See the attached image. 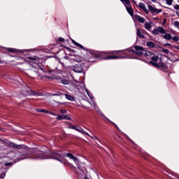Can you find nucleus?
<instances>
[{
    "label": "nucleus",
    "mask_w": 179,
    "mask_h": 179,
    "mask_svg": "<svg viewBox=\"0 0 179 179\" xmlns=\"http://www.w3.org/2000/svg\"><path fill=\"white\" fill-rule=\"evenodd\" d=\"M145 28L147 29V30H150V29H152V25L149 23H145Z\"/></svg>",
    "instance_id": "obj_25"
},
{
    "label": "nucleus",
    "mask_w": 179,
    "mask_h": 179,
    "mask_svg": "<svg viewBox=\"0 0 179 179\" xmlns=\"http://www.w3.org/2000/svg\"><path fill=\"white\" fill-rule=\"evenodd\" d=\"M138 8L140 9H142V10H144L145 13H146L147 15L148 13H149V10H148V8H146V6L145 5V3H139Z\"/></svg>",
    "instance_id": "obj_12"
},
{
    "label": "nucleus",
    "mask_w": 179,
    "mask_h": 179,
    "mask_svg": "<svg viewBox=\"0 0 179 179\" xmlns=\"http://www.w3.org/2000/svg\"><path fill=\"white\" fill-rule=\"evenodd\" d=\"M167 5H172L173 4V0H166Z\"/></svg>",
    "instance_id": "obj_29"
},
{
    "label": "nucleus",
    "mask_w": 179,
    "mask_h": 179,
    "mask_svg": "<svg viewBox=\"0 0 179 179\" xmlns=\"http://www.w3.org/2000/svg\"><path fill=\"white\" fill-rule=\"evenodd\" d=\"M143 55H145V57H152V52L144 50Z\"/></svg>",
    "instance_id": "obj_22"
},
{
    "label": "nucleus",
    "mask_w": 179,
    "mask_h": 179,
    "mask_svg": "<svg viewBox=\"0 0 179 179\" xmlns=\"http://www.w3.org/2000/svg\"><path fill=\"white\" fill-rule=\"evenodd\" d=\"M148 9L151 12V13H162V10L157 9L152 6L148 5Z\"/></svg>",
    "instance_id": "obj_10"
},
{
    "label": "nucleus",
    "mask_w": 179,
    "mask_h": 179,
    "mask_svg": "<svg viewBox=\"0 0 179 179\" xmlns=\"http://www.w3.org/2000/svg\"><path fill=\"white\" fill-rule=\"evenodd\" d=\"M20 160H23V158H20L17 159V162H20Z\"/></svg>",
    "instance_id": "obj_43"
},
{
    "label": "nucleus",
    "mask_w": 179,
    "mask_h": 179,
    "mask_svg": "<svg viewBox=\"0 0 179 179\" xmlns=\"http://www.w3.org/2000/svg\"><path fill=\"white\" fill-rule=\"evenodd\" d=\"M63 157H64V155L61 153L52 152L50 154V156L46 155L45 154H38L36 159H54L55 160H57L58 162H60V163H62V164H65V162L62 160Z\"/></svg>",
    "instance_id": "obj_1"
},
{
    "label": "nucleus",
    "mask_w": 179,
    "mask_h": 179,
    "mask_svg": "<svg viewBox=\"0 0 179 179\" xmlns=\"http://www.w3.org/2000/svg\"><path fill=\"white\" fill-rule=\"evenodd\" d=\"M0 64H2V62L0 60Z\"/></svg>",
    "instance_id": "obj_53"
},
{
    "label": "nucleus",
    "mask_w": 179,
    "mask_h": 179,
    "mask_svg": "<svg viewBox=\"0 0 179 179\" xmlns=\"http://www.w3.org/2000/svg\"><path fill=\"white\" fill-rule=\"evenodd\" d=\"M122 58H124V57L109 55V56H106L105 58H103V59H121Z\"/></svg>",
    "instance_id": "obj_14"
},
{
    "label": "nucleus",
    "mask_w": 179,
    "mask_h": 179,
    "mask_svg": "<svg viewBox=\"0 0 179 179\" xmlns=\"http://www.w3.org/2000/svg\"><path fill=\"white\" fill-rule=\"evenodd\" d=\"M163 52H164L165 54H167L168 55H173V53H171L169 50L167 49H164L163 50Z\"/></svg>",
    "instance_id": "obj_27"
},
{
    "label": "nucleus",
    "mask_w": 179,
    "mask_h": 179,
    "mask_svg": "<svg viewBox=\"0 0 179 179\" xmlns=\"http://www.w3.org/2000/svg\"><path fill=\"white\" fill-rule=\"evenodd\" d=\"M65 39H64V38H59V41H64Z\"/></svg>",
    "instance_id": "obj_36"
},
{
    "label": "nucleus",
    "mask_w": 179,
    "mask_h": 179,
    "mask_svg": "<svg viewBox=\"0 0 179 179\" xmlns=\"http://www.w3.org/2000/svg\"><path fill=\"white\" fill-rule=\"evenodd\" d=\"M24 96H41L40 93H36L29 87H27L25 90L23 91Z\"/></svg>",
    "instance_id": "obj_6"
},
{
    "label": "nucleus",
    "mask_w": 179,
    "mask_h": 179,
    "mask_svg": "<svg viewBox=\"0 0 179 179\" xmlns=\"http://www.w3.org/2000/svg\"><path fill=\"white\" fill-rule=\"evenodd\" d=\"M60 113H61L62 114H66V110H65V109H62V110H60Z\"/></svg>",
    "instance_id": "obj_32"
},
{
    "label": "nucleus",
    "mask_w": 179,
    "mask_h": 179,
    "mask_svg": "<svg viewBox=\"0 0 179 179\" xmlns=\"http://www.w3.org/2000/svg\"><path fill=\"white\" fill-rule=\"evenodd\" d=\"M150 64L152 65V66H155V68H164V69L167 68L164 63L162 62V59H159L157 56L152 57Z\"/></svg>",
    "instance_id": "obj_3"
},
{
    "label": "nucleus",
    "mask_w": 179,
    "mask_h": 179,
    "mask_svg": "<svg viewBox=\"0 0 179 179\" xmlns=\"http://www.w3.org/2000/svg\"><path fill=\"white\" fill-rule=\"evenodd\" d=\"M58 104H64V103L57 102Z\"/></svg>",
    "instance_id": "obj_45"
},
{
    "label": "nucleus",
    "mask_w": 179,
    "mask_h": 179,
    "mask_svg": "<svg viewBox=\"0 0 179 179\" xmlns=\"http://www.w3.org/2000/svg\"><path fill=\"white\" fill-rule=\"evenodd\" d=\"M11 82H12L13 83H16V82H15V79H11Z\"/></svg>",
    "instance_id": "obj_39"
},
{
    "label": "nucleus",
    "mask_w": 179,
    "mask_h": 179,
    "mask_svg": "<svg viewBox=\"0 0 179 179\" xmlns=\"http://www.w3.org/2000/svg\"><path fill=\"white\" fill-rule=\"evenodd\" d=\"M136 34H137L138 37H139V38H145V36L143 35V34L142 32H141L140 29H136Z\"/></svg>",
    "instance_id": "obj_17"
},
{
    "label": "nucleus",
    "mask_w": 179,
    "mask_h": 179,
    "mask_svg": "<svg viewBox=\"0 0 179 179\" xmlns=\"http://www.w3.org/2000/svg\"><path fill=\"white\" fill-rule=\"evenodd\" d=\"M175 48H176V50H179V46H176Z\"/></svg>",
    "instance_id": "obj_46"
},
{
    "label": "nucleus",
    "mask_w": 179,
    "mask_h": 179,
    "mask_svg": "<svg viewBox=\"0 0 179 179\" xmlns=\"http://www.w3.org/2000/svg\"><path fill=\"white\" fill-rule=\"evenodd\" d=\"M50 114H51V115H54L55 117H57V114H55L52 112H50Z\"/></svg>",
    "instance_id": "obj_37"
},
{
    "label": "nucleus",
    "mask_w": 179,
    "mask_h": 179,
    "mask_svg": "<svg viewBox=\"0 0 179 179\" xmlns=\"http://www.w3.org/2000/svg\"><path fill=\"white\" fill-rule=\"evenodd\" d=\"M28 59H30L31 61H38V57L34 56L33 57H28Z\"/></svg>",
    "instance_id": "obj_26"
},
{
    "label": "nucleus",
    "mask_w": 179,
    "mask_h": 179,
    "mask_svg": "<svg viewBox=\"0 0 179 179\" xmlns=\"http://www.w3.org/2000/svg\"><path fill=\"white\" fill-rule=\"evenodd\" d=\"M126 9L128 12V13L129 14L130 16H134V10H132V6H127L126 7Z\"/></svg>",
    "instance_id": "obj_16"
},
{
    "label": "nucleus",
    "mask_w": 179,
    "mask_h": 179,
    "mask_svg": "<svg viewBox=\"0 0 179 179\" xmlns=\"http://www.w3.org/2000/svg\"><path fill=\"white\" fill-rule=\"evenodd\" d=\"M85 179H89V178H85Z\"/></svg>",
    "instance_id": "obj_55"
},
{
    "label": "nucleus",
    "mask_w": 179,
    "mask_h": 179,
    "mask_svg": "<svg viewBox=\"0 0 179 179\" xmlns=\"http://www.w3.org/2000/svg\"><path fill=\"white\" fill-rule=\"evenodd\" d=\"M10 148H13L14 149H27V147L24 145H16L13 143H9Z\"/></svg>",
    "instance_id": "obj_9"
},
{
    "label": "nucleus",
    "mask_w": 179,
    "mask_h": 179,
    "mask_svg": "<svg viewBox=\"0 0 179 179\" xmlns=\"http://www.w3.org/2000/svg\"><path fill=\"white\" fill-rule=\"evenodd\" d=\"M50 95H52V96H59V97H61V96H65L66 99L67 100H69V101H75V97H73V96L69 95V94H64V93H62V92H57V93L52 94H50Z\"/></svg>",
    "instance_id": "obj_4"
},
{
    "label": "nucleus",
    "mask_w": 179,
    "mask_h": 179,
    "mask_svg": "<svg viewBox=\"0 0 179 179\" xmlns=\"http://www.w3.org/2000/svg\"><path fill=\"white\" fill-rule=\"evenodd\" d=\"M99 109H96V111H99Z\"/></svg>",
    "instance_id": "obj_54"
},
{
    "label": "nucleus",
    "mask_w": 179,
    "mask_h": 179,
    "mask_svg": "<svg viewBox=\"0 0 179 179\" xmlns=\"http://www.w3.org/2000/svg\"><path fill=\"white\" fill-rule=\"evenodd\" d=\"M71 41H72L73 44H74V45H76L77 47H78L81 50H83L84 51H89V52H90L91 54H93L94 58H100V57L101 56V54H114V52H113V51H110V52H98V53H94L93 51L83 47V45L78 43L75 40L71 39Z\"/></svg>",
    "instance_id": "obj_2"
},
{
    "label": "nucleus",
    "mask_w": 179,
    "mask_h": 179,
    "mask_svg": "<svg viewBox=\"0 0 179 179\" xmlns=\"http://www.w3.org/2000/svg\"><path fill=\"white\" fill-rule=\"evenodd\" d=\"M113 124L115 125V127L116 128H118V126H117V124H115V123H113Z\"/></svg>",
    "instance_id": "obj_41"
},
{
    "label": "nucleus",
    "mask_w": 179,
    "mask_h": 179,
    "mask_svg": "<svg viewBox=\"0 0 179 179\" xmlns=\"http://www.w3.org/2000/svg\"><path fill=\"white\" fill-rule=\"evenodd\" d=\"M78 127V126H71L70 128L71 129H75V131H76V128Z\"/></svg>",
    "instance_id": "obj_35"
},
{
    "label": "nucleus",
    "mask_w": 179,
    "mask_h": 179,
    "mask_svg": "<svg viewBox=\"0 0 179 179\" xmlns=\"http://www.w3.org/2000/svg\"><path fill=\"white\" fill-rule=\"evenodd\" d=\"M165 40H171V34H165L164 36H163Z\"/></svg>",
    "instance_id": "obj_21"
},
{
    "label": "nucleus",
    "mask_w": 179,
    "mask_h": 179,
    "mask_svg": "<svg viewBox=\"0 0 179 179\" xmlns=\"http://www.w3.org/2000/svg\"><path fill=\"white\" fill-rule=\"evenodd\" d=\"M136 19L138 20L140 23H145V18L141 17L140 15H136Z\"/></svg>",
    "instance_id": "obj_19"
},
{
    "label": "nucleus",
    "mask_w": 179,
    "mask_h": 179,
    "mask_svg": "<svg viewBox=\"0 0 179 179\" xmlns=\"http://www.w3.org/2000/svg\"><path fill=\"white\" fill-rule=\"evenodd\" d=\"M132 2H134V3H136V2L134 0H131Z\"/></svg>",
    "instance_id": "obj_49"
},
{
    "label": "nucleus",
    "mask_w": 179,
    "mask_h": 179,
    "mask_svg": "<svg viewBox=\"0 0 179 179\" xmlns=\"http://www.w3.org/2000/svg\"><path fill=\"white\" fill-rule=\"evenodd\" d=\"M174 26H175L176 27H178V29H179V22H178V21H176V22H174Z\"/></svg>",
    "instance_id": "obj_30"
},
{
    "label": "nucleus",
    "mask_w": 179,
    "mask_h": 179,
    "mask_svg": "<svg viewBox=\"0 0 179 179\" xmlns=\"http://www.w3.org/2000/svg\"><path fill=\"white\" fill-rule=\"evenodd\" d=\"M66 156H67V157H70L72 160H73V162L75 163H76V162H78V158H76V157L73 156V155H72L71 153H67Z\"/></svg>",
    "instance_id": "obj_18"
},
{
    "label": "nucleus",
    "mask_w": 179,
    "mask_h": 179,
    "mask_svg": "<svg viewBox=\"0 0 179 179\" xmlns=\"http://www.w3.org/2000/svg\"><path fill=\"white\" fill-rule=\"evenodd\" d=\"M36 111L38 113H45V114H48V110H45V109H36Z\"/></svg>",
    "instance_id": "obj_24"
},
{
    "label": "nucleus",
    "mask_w": 179,
    "mask_h": 179,
    "mask_svg": "<svg viewBox=\"0 0 179 179\" xmlns=\"http://www.w3.org/2000/svg\"><path fill=\"white\" fill-rule=\"evenodd\" d=\"M174 9H176V10H179V5L174 6Z\"/></svg>",
    "instance_id": "obj_33"
},
{
    "label": "nucleus",
    "mask_w": 179,
    "mask_h": 179,
    "mask_svg": "<svg viewBox=\"0 0 179 179\" xmlns=\"http://www.w3.org/2000/svg\"><path fill=\"white\" fill-rule=\"evenodd\" d=\"M62 85H69V81L68 80H62Z\"/></svg>",
    "instance_id": "obj_28"
},
{
    "label": "nucleus",
    "mask_w": 179,
    "mask_h": 179,
    "mask_svg": "<svg viewBox=\"0 0 179 179\" xmlns=\"http://www.w3.org/2000/svg\"><path fill=\"white\" fill-rule=\"evenodd\" d=\"M164 23H166V19H164V22H163L162 24H164Z\"/></svg>",
    "instance_id": "obj_42"
},
{
    "label": "nucleus",
    "mask_w": 179,
    "mask_h": 179,
    "mask_svg": "<svg viewBox=\"0 0 179 179\" xmlns=\"http://www.w3.org/2000/svg\"><path fill=\"white\" fill-rule=\"evenodd\" d=\"M134 51H136V50H132V49H131V50H129V52H134Z\"/></svg>",
    "instance_id": "obj_40"
},
{
    "label": "nucleus",
    "mask_w": 179,
    "mask_h": 179,
    "mask_svg": "<svg viewBox=\"0 0 179 179\" xmlns=\"http://www.w3.org/2000/svg\"><path fill=\"white\" fill-rule=\"evenodd\" d=\"M76 131L78 132H80V134H83V135H87V136H90V134L89 133L84 131L82 127L77 126V128L76 129Z\"/></svg>",
    "instance_id": "obj_13"
},
{
    "label": "nucleus",
    "mask_w": 179,
    "mask_h": 179,
    "mask_svg": "<svg viewBox=\"0 0 179 179\" xmlns=\"http://www.w3.org/2000/svg\"><path fill=\"white\" fill-rule=\"evenodd\" d=\"M147 47H149V48H155V47H156V45L155 44V43L149 41L147 43Z\"/></svg>",
    "instance_id": "obj_20"
},
{
    "label": "nucleus",
    "mask_w": 179,
    "mask_h": 179,
    "mask_svg": "<svg viewBox=\"0 0 179 179\" xmlns=\"http://www.w3.org/2000/svg\"><path fill=\"white\" fill-rule=\"evenodd\" d=\"M86 92H87V94H88V96H90V94H89V90H86Z\"/></svg>",
    "instance_id": "obj_44"
},
{
    "label": "nucleus",
    "mask_w": 179,
    "mask_h": 179,
    "mask_svg": "<svg viewBox=\"0 0 179 179\" xmlns=\"http://www.w3.org/2000/svg\"><path fill=\"white\" fill-rule=\"evenodd\" d=\"M90 136V138H92V139H97V137H93V136Z\"/></svg>",
    "instance_id": "obj_38"
},
{
    "label": "nucleus",
    "mask_w": 179,
    "mask_h": 179,
    "mask_svg": "<svg viewBox=\"0 0 179 179\" xmlns=\"http://www.w3.org/2000/svg\"><path fill=\"white\" fill-rule=\"evenodd\" d=\"M165 45H171L170 43H166Z\"/></svg>",
    "instance_id": "obj_47"
},
{
    "label": "nucleus",
    "mask_w": 179,
    "mask_h": 179,
    "mask_svg": "<svg viewBox=\"0 0 179 179\" xmlns=\"http://www.w3.org/2000/svg\"><path fill=\"white\" fill-rule=\"evenodd\" d=\"M12 164H13L12 162H8V163H6V164H5V166H12Z\"/></svg>",
    "instance_id": "obj_34"
},
{
    "label": "nucleus",
    "mask_w": 179,
    "mask_h": 179,
    "mask_svg": "<svg viewBox=\"0 0 179 179\" xmlns=\"http://www.w3.org/2000/svg\"><path fill=\"white\" fill-rule=\"evenodd\" d=\"M144 33H146L145 31H142L141 34H144Z\"/></svg>",
    "instance_id": "obj_48"
},
{
    "label": "nucleus",
    "mask_w": 179,
    "mask_h": 179,
    "mask_svg": "<svg viewBox=\"0 0 179 179\" xmlns=\"http://www.w3.org/2000/svg\"><path fill=\"white\" fill-rule=\"evenodd\" d=\"M172 39L173 40V41H178L179 38H178V36H173L172 38Z\"/></svg>",
    "instance_id": "obj_31"
},
{
    "label": "nucleus",
    "mask_w": 179,
    "mask_h": 179,
    "mask_svg": "<svg viewBox=\"0 0 179 179\" xmlns=\"http://www.w3.org/2000/svg\"><path fill=\"white\" fill-rule=\"evenodd\" d=\"M152 1H157V0H152Z\"/></svg>",
    "instance_id": "obj_56"
},
{
    "label": "nucleus",
    "mask_w": 179,
    "mask_h": 179,
    "mask_svg": "<svg viewBox=\"0 0 179 179\" xmlns=\"http://www.w3.org/2000/svg\"><path fill=\"white\" fill-rule=\"evenodd\" d=\"M46 78H48V79H51V77L46 76Z\"/></svg>",
    "instance_id": "obj_51"
},
{
    "label": "nucleus",
    "mask_w": 179,
    "mask_h": 179,
    "mask_svg": "<svg viewBox=\"0 0 179 179\" xmlns=\"http://www.w3.org/2000/svg\"><path fill=\"white\" fill-rule=\"evenodd\" d=\"M6 51H9V52H13L14 54H16L19 52V50L17 49L13 48H5Z\"/></svg>",
    "instance_id": "obj_15"
},
{
    "label": "nucleus",
    "mask_w": 179,
    "mask_h": 179,
    "mask_svg": "<svg viewBox=\"0 0 179 179\" xmlns=\"http://www.w3.org/2000/svg\"><path fill=\"white\" fill-rule=\"evenodd\" d=\"M134 50H136V51H133V54H134V55H138V57H142L143 55V52L145 51V49H143V47L139 46V45H135Z\"/></svg>",
    "instance_id": "obj_5"
},
{
    "label": "nucleus",
    "mask_w": 179,
    "mask_h": 179,
    "mask_svg": "<svg viewBox=\"0 0 179 179\" xmlns=\"http://www.w3.org/2000/svg\"><path fill=\"white\" fill-rule=\"evenodd\" d=\"M120 1H121V2H122V0H120Z\"/></svg>",
    "instance_id": "obj_57"
},
{
    "label": "nucleus",
    "mask_w": 179,
    "mask_h": 179,
    "mask_svg": "<svg viewBox=\"0 0 179 179\" xmlns=\"http://www.w3.org/2000/svg\"><path fill=\"white\" fill-rule=\"evenodd\" d=\"M122 2L124 3L125 7L131 6L129 0H122Z\"/></svg>",
    "instance_id": "obj_23"
},
{
    "label": "nucleus",
    "mask_w": 179,
    "mask_h": 179,
    "mask_svg": "<svg viewBox=\"0 0 179 179\" xmlns=\"http://www.w3.org/2000/svg\"><path fill=\"white\" fill-rule=\"evenodd\" d=\"M77 62H82V61H80V60H78V61H77Z\"/></svg>",
    "instance_id": "obj_52"
},
{
    "label": "nucleus",
    "mask_w": 179,
    "mask_h": 179,
    "mask_svg": "<svg viewBox=\"0 0 179 179\" xmlns=\"http://www.w3.org/2000/svg\"><path fill=\"white\" fill-rule=\"evenodd\" d=\"M72 70L76 73H82V72H83V66H82V64H75L73 66Z\"/></svg>",
    "instance_id": "obj_8"
},
{
    "label": "nucleus",
    "mask_w": 179,
    "mask_h": 179,
    "mask_svg": "<svg viewBox=\"0 0 179 179\" xmlns=\"http://www.w3.org/2000/svg\"><path fill=\"white\" fill-rule=\"evenodd\" d=\"M39 69H40L41 71H43V68H41V67H39Z\"/></svg>",
    "instance_id": "obj_50"
},
{
    "label": "nucleus",
    "mask_w": 179,
    "mask_h": 179,
    "mask_svg": "<svg viewBox=\"0 0 179 179\" xmlns=\"http://www.w3.org/2000/svg\"><path fill=\"white\" fill-rule=\"evenodd\" d=\"M57 120H58L59 121H61L62 120H68L69 121H71V120L72 119L67 115H59L57 116Z\"/></svg>",
    "instance_id": "obj_11"
},
{
    "label": "nucleus",
    "mask_w": 179,
    "mask_h": 179,
    "mask_svg": "<svg viewBox=\"0 0 179 179\" xmlns=\"http://www.w3.org/2000/svg\"><path fill=\"white\" fill-rule=\"evenodd\" d=\"M152 34L156 36V35L159 34V33H160V34H166V31H165L164 28H163L162 27H158L157 28L154 29L152 31Z\"/></svg>",
    "instance_id": "obj_7"
}]
</instances>
